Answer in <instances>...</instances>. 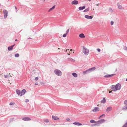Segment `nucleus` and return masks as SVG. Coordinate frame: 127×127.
Masks as SVG:
<instances>
[{"label":"nucleus","instance_id":"obj_4","mask_svg":"<svg viewBox=\"0 0 127 127\" xmlns=\"http://www.w3.org/2000/svg\"><path fill=\"white\" fill-rule=\"evenodd\" d=\"M83 51L85 55H88L89 53V50L87 48H85L84 47H83Z\"/></svg>","mask_w":127,"mask_h":127},{"label":"nucleus","instance_id":"obj_13","mask_svg":"<svg viewBox=\"0 0 127 127\" xmlns=\"http://www.w3.org/2000/svg\"><path fill=\"white\" fill-rule=\"evenodd\" d=\"M71 3L72 4L77 5L78 3V2L77 0H74L72 1Z\"/></svg>","mask_w":127,"mask_h":127},{"label":"nucleus","instance_id":"obj_38","mask_svg":"<svg viewBox=\"0 0 127 127\" xmlns=\"http://www.w3.org/2000/svg\"><path fill=\"white\" fill-rule=\"evenodd\" d=\"M44 122H49V121L48 120L46 119L44 120Z\"/></svg>","mask_w":127,"mask_h":127},{"label":"nucleus","instance_id":"obj_43","mask_svg":"<svg viewBox=\"0 0 127 127\" xmlns=\"http://www.w3.org/2000/svg\"><path fill=\"white\" fill-rule=\"evenodd\" d=\"M29 100L28 99H26L25 100V101L26 102H29Z\"/></svg>","mask_w":127,"mask_h":127},{"label":"nucleus","instance_id":"obj_51","mask_svg":"<svg viewBox=\"0 0 127 127\" xmlns=\"http://www.w3.org/2000/svg\"><path fill=\"white\" fill-rule=\"evenodd\" d=\"M35 85H37V83H35Z\"/></svg>","mask_w":127,"mask_h":127},{"label":"nucleus","instance_id":"obj_45","mask_svg":"<svg viewBox=\"0 0 127 127\" xmlns=\"http://www.w3.org/2000/svg\"><path fill=\"white\" fill-rule=\"evenodd\" d=\"M4 76L5 78H7L9 77V76L8 75H5Z\"/></svg>","mask_w":127,"mask_h":127},{"label":"nucleus","instance_id":"obj_40","mask_svg":"<svg viewBox=\"0 0 127 127\" xmlns=\"http://www.w3.org/2000/svg\"><path fill=\"white\" fill-rule=\"evenodd\" d=\"M38 79V77H36L35 78V80H37Z\"/></svg>","mask_w":127,"mask_h":127},{"label":"nucleus","instance_id":"obj_44","mask_svg":"<svg viewBox=\"0 0 127 127\" xmlns=\"http://www.w3.org/2000/svg\"><path fill=\"white\" fill-rule=\"evenodd\" d=\"M114 24V22L112 21H111V25H113Z\"/></svg>","mask_w":127,"mask_h":127},{"label":"nucleus","instance_id":"obj_49","mask_svg":"<svg viewBox=\"0 0 127 127\" xmlns=\"http://www.w3.org/2000/svg\"><path fill=\"white\" fill-rule=\"evenodd\" d=\"M15 8L16 9H17V7L16 6H15Z\"/></svg>","mask_w":127,"mask_h":127},{"label":"nucleus","instance_id":"obj_24","mask_svg":"<svg viewBox=\"0 0 127 127\" xmlns=\"http://www.w3.org/2000/svg\"><path fill=\"white\" fill-rule=\"evenodd\" d=\"M101 103H104L106 102V100L105 98L104 97L103 98V99L101 101Z\"/></svg>","mask_w":127,"mask_h":127},{"label":"nucleus","instance_id":"obj_31","mask_svg":"<svg viewBox=\"0 0 127 127\" xmlns=\"http://www.w3.org/2000/svg\"><path fill=\"white\" fill-rule=\"evenodd\" d=\"M122 127H127V122Z\"/></svg>","mask_w":127,"mask_h":127},{"label":"nucleus","instance_id":"obj_57","mask_svg":"<svg viewBox=\"0 0 127 127\" xmlns=\"http://www.w3.org/2000/svg\"><path fill=\"white\" fill-rule=\"evenodd\" d=\"M44 1H45V0H43Z\"/></svg>","mask_w":127,"mask_h":127},{"label":"nucleus","instance_id":"obj_5","mask_svg":"<svg viewBox=\"0 0 127 127\" xmlns=\"http://www.w3.org/2000/svg\"><path fill=\"white\" fill-rule=\"evenodd\" d=\"M3 11V13L4 14V18L6 19L7 18V11L5 10H4Z\"/></svg>","mask_w":127,"mask_h":127},{"label":"nucleus","instance_id":"obj_30","mask_svg":"<svg viewBox=\"0 0 127 127\" xmlns=\"http://www.w3.org/2000/svg\"><path fill=\"white\" fill-rule=\"evenodd\" d=\"M109 12H113V10H112V9L111 8H110L109 9Z\"/></svg>","mask_w":127,"mask_h":127},{"label":"nucleus","instance_id":"obj_21","mask_svg":"<svg viewBox=\"0 0 127 127\" xmlns=\"http://www.w3.org/2000/svg\"><path fill=\"white\" fill-rule=\"evenodd\" d=\"M90 72H89L88 69L87 70H86L84 71L83 72V74H86L88 73H89Z\"/></svg>","mask_w":127,"mask_h":127},{"label":"nucleus","instance_id":"obj_20","mask_svg":"<svg viewBox=\"0 0 127 127\" xmlns=\"http://www.w3.org/2000/svg\"><path fill=\"white\" fill-rule=\"evenodd\" d=\"M79 36L81 38H84L85 36L83 33H82L80 34L79 35Z\"/></svg>","mask_w":127,"mask_h":127},{"label":"nucleus","instance_id":"obj_39","mask_svg":"<svg viewBox=\"0 0 127 127\" xmlns=\"http://www.w3.org/2000/svg\"><path fill=\"white\" fill-rule=\"evenodd\" d=\"M124 103L125 104H127V100L125 101Z\"/></svg>","mask_w":127,"mask_h":127},{"label":"nucleus","instance_id":"obj_37","mask_svg":"<svg viewBox=\"0 0 127 127\" xmlns=\"http://www.w3.org/2000/svg\"><path fill=\"white\" fill-rule=\"evenodd\" d=\"M14 119L13 118L11 119L10 120V122H11L12 121H13V120H14Z\"/></svg>","mask_w":127,"mask_h":127},{"label":"nucleus","instance_id":"obj_15","mask_svg":"<svg viewBox=\"0 0 127 127\" xmlns=\"http://www.w3.org/2000/svg\"><path fill=\"white\" fill-rule=\"evenodd\" d=\"M27 92L26 91L25 89H23L22 91L21 92V95H24L25 94V93H26Z\"/></svg>","mask_w":127,"mask_h":127},{"label":"nucleus","instance_id":"obj_46","mask_svg":"<svg viewBox=\"0 0 127 127\" xmlns=\"http://www.w3.org/2000/svg\"><path fill=\"white\" fill-rule=\"evenodd\" d=\"M12 56V54H10L9 55V56L10 57H11Z\"/></svg>","mask_w":127,"mask_h":127},{"label":"nucleus","instance_id":"obj_14","mask_svg":"<svg viewBox=\"0 0 127 127\" xmlns=\"http://www.w3.org/2000/svg\"><path fill=\"white\" fill-rule=\"evenodd\" d=\"M112 109V107H107L106 111L107 112H109L111 111Z\"/></svg>","mask_w":127,"mask_h":127},{"label":"nucleus","instance_id":"obj_2","mask_svg":"<svg viewBox=\"0 0 127 127\" xmlns=\"http://www.w3.org/2000/svg\"><path fill=\"white\" fill-rule=\"evenodd\" d=\"M54 72L55 74L58 76H61L62 75V72L58 69L55 70Z\"/></svg>","mask_w":127,"mask_h":127},{"label":"nucleus","instance_id":"obj_56","mask_svg":"<svg viewBox=\"0 0 127 127\" xmlns=\"http://www.w3.org/2000/svg\"><path fill=\"white\" fill-rule=\"evenodd\" d=\"M44 1H45V0H43Z\"/></svg>","mask_w":127,"mask_h":127},{"label":"nucleus","instance_id":"obj_55","mask_svg":"<svg viewBox=\"0 0 127 127\" xmlns=\"http://www.w3.org/2000/svg\"><path fill=\"white\" fill-rule=\"evenodd\" d=\"M99 105H98H98H97V106H99Z\"/></svg>","mask_w":127,"mask_h":127},{"label":"nucleus","instance_id":"obj_10","mask_svg":"<svg viewBox=\"0 0 127 127\" xmlns=\"http://www.w3.org/2000/svg\"><path fill=\"white\" fill-rule=\"evenodd\" d=\"M52 118L55 120H59V119L58 117L53 115L52 116Z\"/></svg>","mask_w":127,"mask_h":127},{"label":"nucleus","instance_id":"obj_8","mask_svg":"<svg viewBox=\"0 0 127 127\" xmlns=\"http://www.w3.org/2000/svg\"><path fill=\"white\" fill-rule=\"evenodd\" d=\"M22 120L25 121H28L31 120V119L28 117H25L22 119Z\"/></svg>","mask_w":127,"mask_h":127},{"label":"nucleus","instance_id":"obj_1","mask_svg":"<svg viewBox=\"0 0 127 127\" xmlns=\"http://www.w3.org/2000/svg\"><path fill=\"white\" fill-rule=\"evenodd\" d=\"M121 87V85L120 84L118 83L116 85H112L111 86V89L114 91H116L117 90H120Z\"/></svg>","mask_w":127,"mask_h":127},{"label":"nucleus","instance_id":"obj_29","mask_svg":"<svg viewBox=\"0 0 127 127\" xmlns=\"http://www.w3.org/2000/svg\"><path fill=\"white\" fill-rule=\"evenodd\" d=\"M19 56V55L18 54H16L15 55V56L16 57H18Z\"/></svg>","mask_w":127,"mask_h":127},{"label":"nucleus","instance_id":"obj_12","mask_svg":"<svg viewBox=\"0 0 127 127\" xmlns=\"http://www.w3.org/2000/svg\"><path fill=\"white\" fill-rule=\"evenodd\" d=\"M15 45H11V46L8 47V49L9 51L12 50H13V47Z\"/></svg>","mask_w":127,"mask_h":127},{"label":"nucleus","instance_id":"obj_7","mask_svg":"<svg viewBox=\"0 0 127 127\" xmlns=\"http://www.w3.org/2000/svg\"><path fill=\"white\" fill-rule=\"evenodd\" d=\"M115 74H112L109 75V74H107L106 75H105L104 77L105 78H109L111 77H112L113 76L115 75Z\"/></svg>","mask_w":127,"mask_h":127},{"label":"nucleus","instance_id":"obj_23","mask_svg":"<svg viewBox=\"0 0 127 127\" xmlns=\"http://www.w3.org/2000/svg\"><path fill=\"white\" fill-rule=\"evenodd\" d=\"M90 122L92 123H96V122L93 120H91L90 121Z\"/></svg>","mask_w":127,"mask_h":127},{"label":"nucleus","instance_id":"obj_41","mask_svg":"<svg viewBox=\"0 0 127 127\" xmlns=\"http://www.w3.org/2000/svg\"><path fill=\"white\" fill-rule=\"evenodd\" d=\"M69 31V29H68L67 30V31L66 32V34H67L68 33Z\"/></svg>","mask_w":127,"mask_h":127},{"label":"nucleus","instance_id":"obj_47","mask_svg":"<svg viewBox=\"0 0 127 127\" xmlns=\"http://www.w3.org/2000/svg\"><path fill=\"white\" fill-rule=\"evenodd\" d=\"M99 3H98V4H96V5H97V6H98V5H99Z\"/></svg>","mask_w":127,"mask_h":127},{"label":"nucleus","instance_id":"obj_3","mask_svg":"<svg viewBox=\"0 0 127 127\" xmlns=\"http://www.w3.org/2000/svg\"><path fill=\"white\" fill-rule=\"evenodd\" d=\"M105 120L104 119L100 120L96 122V125H98L105 122Z\"/></svg>","mask_w":127,"mask_h":127},{"label":"nucleus","instance_id":"obj_27","mask_svg":"<svg viewBox=\"0 0 127 127\" xmlns=\"http://www.w3.org/2000/svg\"><path fill=\"white\" fill-rule=\"evenodd\" d=\"M123 110H127V105L125 106L123 109Z\"/></svg>","mask_w":127,"mask_h":127},{"label":"nucleus","instance_id":"obj_53","mask_svg":"<svg viewBox=\"0 0 127 127\" xmlns=\"http://www.w3.org/2000/svg\"><path fill=\"white\" fill-rule=\"evenodd\" d=\"M72 50V49H71L70 50V51H71Z\"/></svg>","mask_w":127,"mask_h":127},{"label":"nucleus","instance_id":"obj_9","mask_svg":"<svg viewBox=\"0 0 127 127\" xmlns=\"http://www.w3.org/2000/svg\"><path fill=\"white\" fill-rule=\"evenodd\" d=\"M85 17L87 19H92L93 18V16H89L88 15H86L85 16Z\"/></svg>","mask_w":127,"mask_h":127},{"label":"nucleus","instance_id":"obj_35","mask_svg":"<svg viewBox=\"0 0 127 127\" xmlns=\"http://www.w3.org/2000/svg\"><path fill=\"white\" fill-rule=\"evenodd\" d=\"M124 49L125 50L127 51V47H125L124 48Z\"/></svg>","mask_w":127,"mask_h":127},{"label":"nucleus","instance_id":"obj_16","mask_svg":"<svg viewBox=\"0 0 127 127\" xmlns=\"http://www.w3.org/2000/svg\"><path fill=\"white\" fill-rule=\"evenodd\" d=\"M73 124L75 125H78L80 126H81L82 125V124H81L78 122H75L73 123Z\"/></svg>","mask_w":127,"mask_h":127},{"label":"nucleus","instance_id":"obj_11","mask_svg":"<svg viewBox=\"0 0 127 127\" xmlns=\"http://www.w3.org/2000/svg\"><path fill=\"white\" fill-rule=\"evenodd\" d=\"M117 5L118 6V8H119V9H123V8L122 6L121 5L119 4V3H117Z\"/></svg>","mask_w":127,"mask_h":127},{"label":"nucleus","instance_id":"obj_42","mask_svg":"<svg viewBox=\"0 0 127 127\" xmlns=\"http://www.w3.org/2000/svg\"><path fill=\"white\" fill-rule=\"evenodd\" d=\"M97 51H98V52H100V49H99V48H98V49H97Z\"/></svg>","mask_w":127,"mask_h":127},{"label":"nucleus","instance_id":"obj_34","mask_svg":"<svg viewBox=\"0 0 127 127\" xmlns=\"http://www.w3.org/2000/svg\"><path fill=\"white\" fill-rule=\"evenodd\" d=\"M67 34H66V33H65L63 35V37H65L66 36V35H67Z\"/></svg>","mask_w":127,"mask_h":127},{"label":"nucleus","instance_id":"obj_6","mask_svg":"<svg viewBox=\"0 0 127 127\" xmlns=\"http://www.w3.org/2000/svg\"><path fill=\"white\" fill-rule=\"evenodd\" d=\"M99 110V107H95L93 109L92 111L93 112H96Z\"/></svg>","mask_w":127,"mask_h":127},{"label":"nucleus","instance_id":"obj_18","mask_svg":"<svg viewBox=\"0 0 127 127\" xmlns=\"http://www.w3.org/2000/svg\"><path fill=\"white\" fill-rule=\"evenodd\" d=\"M86 7L85 6H83L80 7L78 8V9L80 10H83Z\"/></svg>","mask_w":127,"mask_h":127},{"label":"nucleus","instance_id":"obj_17","mask_svg":"<svg viewBox=\"0 0 127 127\" xmlns=\"http://www.w3.org/2000/svg\"><path fill=\"white\" fill-rule=\"evenodd\" d=\"M16 93L18 95H19L21 94V91L19 90H17L16 91Z\"/></svg>","mask_w":127,"mask_h":127},{"label":"nucleus","instance_id":"obj_33","mask_svg":"<svg viewBox=\"0 0 127 127\" xmlns=\"http://www.w3.org/2000/svg\"><path fill=\"white\" fill-rule=\"evenodd\" d=\"M14 103L13 102H11L10 103V105H13L14 104Z\"/></svg>","mask_w":127,"mask_h":127},{"label":"nucleus","instance_id":"obj_36","mask_svg":"<svg viewBox=\"0 0 127 127\" xmlns=\"http://www.w3.org/2000/svg\"><path fill=\"white\" fill-rule=\"evenodd\" d=\"M66 122H67L70 121V119L69 118H67L66 119Z\"/></svg>","mask_w":127,"mask_h":127},{"label":"nucleus","instance_id":"obj_26","mask_svg":"<svg viewBox=\"0 0 127 127\" xmlns=\"http://www.w3.org/2000/svg\"><path fill=\"white\" fill-rule=\"evenodd\" d=\"M55 5L53 6L51 8H50L49 10V11H50L52 10L55 7Z\"/></svg>","mask_w":127,"mask_h":127},{"label":"nucleus","instance_id":"obj_48","mask_svg":"<svg viewBox=\"0 0 127 127\" xmlns=\"http://www.w3.org/2000/svg\"><path fill=\"white\" fill-rule=\"evenodd\" d=\"M17 41V39H15V41Z\"/></svg>","mask_w":127,"mask_h":127},{"label":"nucleus","instance_id":"obj_28","mask_svg":"<svg viewBox=\"0 0 127 127\" xmlns=\"http://www.w3.org/2000/svg\"><path fill=\"white\" fill-rule=\"evenodd\" d=\"M105 116V114H103L101 115L100 117H99L98 119H100V118H102V116Z\"/></svg>","mask_w":127,"mask_h":127},{"label":"nucleus","instance_id":"obj_50","mask_svg":"<svg viewBox=\"0 0 127 127\" xmlns=\"http://www.w3.org/2000/svg\"><path fill=\"white\" fill-rule=\"evenodd\" d=\"M126 81H127V78L126 79Z\"/></svg>","mask_w":127,"mask_h":127},{"label":"nucleus","instance_id":"obj_19","mask_svg":"<svg viewBox=\"0 0 127 127\" xmlns=\"http://www.w3.org/2000/svg\"><path fill=\"white\" fill-rule=\"evenodd\" d=\"M95 67H93L92 68L89 69L88 70L89 72H91L92 71L95 70Z\"/></svg>","mask_w":127,"mask_h":127},{"label":"nucleus","instance_id":"obj_22","mask_svg":"<svg viewBox=\"0 0 127 127\" xmlns=\"http://www.w3.org/2000/svg\"><path fill=\"white\" fill-rule=\"evenodd\" d=\"M73 76L75 77H77V74L75 73H73L72 74Z\"/></svg>","mask_w":127,"mask_h":127},{"label":"nucleus","instance_id":"obj_52","mask_svg":"<svg viewBox=\"0 0 127 127\" xmlns=\"http://www.w3.org/2000/svg\"><path fill=\"white\" fill-rule=\"evenodd\" d=\"M31 39V38H29V39Z\"/></svg>","mask_w":127,"mask_h":127},{"label":"nucleus","instance_id":"obj_25","mask_svg":"<svg viewBox=\"0 0 127 127\" xmlns=\"http://www.w3.org/2000/svg\"><path fill=\"white\" fill-rule=\"evenodd\" d=\"M90 9L89 7H88V8L85 9L83 11V12H86L88 11Z\"/></svg>","mask_w":127,"mask_h":127},{"label":"nucleus","instance_id":"obj_54","mask_svg":"<svg viewBox=\"0 0 127 127\" xmlns=\"http://www.w3.org/2000/svg\"><path fill=\"white\" fill-rule=\"evenodd\" d=\"M89 0V1H91V0Z\"/></svg>","mask_w":127,"mask_h":127},{"label":"nucleus","instance_id":"obj_32","mask_svg":"<svg viewBox=\"0 0 127 127\" xmlns=\"http://www.w3.org/2000/svg\"><path fill=\"white\" fill-rule=\"evenodd\" d=\"M69 60L73 62H74V60L72 59L71 58H69Z\"/></svg>","mask_w":127,"mask_h":127}]
</instances>
